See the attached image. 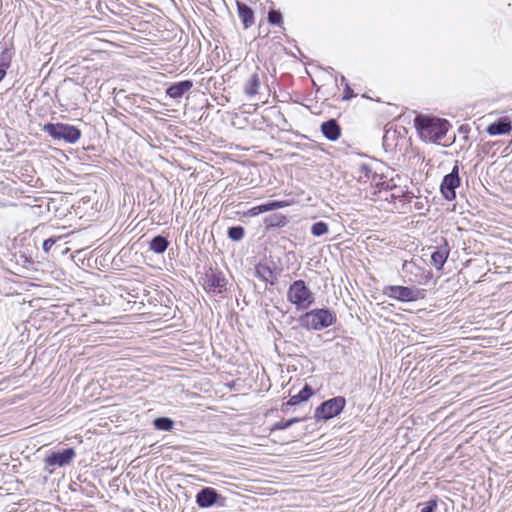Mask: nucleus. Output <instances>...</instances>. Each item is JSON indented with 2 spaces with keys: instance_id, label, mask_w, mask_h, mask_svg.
<instances>
[{
  "instance_id": "nucleus-1",
  "label": "nucleus",
  "mask_w": 512,
  "mask_h": 512,
  "mask_svg": "<svg viewBox=\"0 0 512 512\" xmlns=\"http://www.w3.org/2000/svg\"><path fill=\"white\" fill-rule=\"evenodd\" d=\"M414 126L420 138L426 142H437L448 131V121L440 118L418 115L414 119Z\"/></svg>"
},
{
  "instance_id": "nucleus-2",
  "label": "nucleus",
  "mask_w": 512,
  "mask_h": 512,
  "mask_svg": "<svg viewBox=\"0 0 512 512\" xmlns=\"http://www.w3.org/2000/svg\"><path fill=\"white\" fill-rule=\"evenodd\" d=\"M336 320L337 318L333 311L327 308H320L302 314L298 322L304 329L320 331L335 324Z\"/></svg>"
},
{
  "instance_id": "nucleus-3",
  "label": "nucleus",
  "mask_w": 512,
  "mask_h": 512,
  "mask_svg": "<svg viewBox=\"0 0 512 512\" xmlns=\"http://www.w3.org/2000/svg\"><path fill=\"white\" fill-rule=\"evenodd\" d=\"M42 130L54 140H62L69 144H75L82 136L79 128L65 123H46Z\"/></svg>"
},
{
  "instance_id": "nucleus-4",
  "label": "nucleus",
  "mask_w": 512,
  "mask_h": 512,
  "mask_svg": "<svg viewBox=\"0 0 512 512\" xmlns=\"http://www.w3.org/2000/svg\"><path fill=\"white\" fill-rule=\"evenodd\" d=\"M287 299L298 310L308 309L314 303V295L303 280H296L289 286Z\"/></svg>"
},
{
  "instance_id": "nucleus-5",
  "label": "nucleus",
  "mask_w": 512,
  "mask_h": 512,
  "mask_svg": "<svg viewBox=\"0 0 512 512\" xmlns=\"http://www.w3.org/2000/svg\"><path fill=\"white\" fill-rule=\"evenodd\" d=\"M346 400L342 396H337L324 401L318 406L314 413L316 421L329 420L338 416L345 408Z\"/></svg>"
},
{
  "instance_id": "nucleus-6",
  "label": "nucleus",
  "mask_w": 512,
  "mask_h": 512,
  "mask_svg": "<svg viewBox=\"0 0 512 512\" xmlns=\"http://www.w3.org/2000/svg\"><path fill=\"white\" fill-rule=\"evenodd\" d=\"M459 165L455 163L451 172L443 177L440 185V191L444 199L452 201L456 198V188L460 186Z\"/></svg>"
},
{
  "instance_id": "nucleus-7",
  "label": "nucleus",
  "mask_w": 512,
  "mask_h": 512,
  "mask_svg": "<svg viewBox=\"0 0 512 512\" xmlns=\"http://www.w3.org/2000/svg\"><path fill=\"white\" fill-rule=\"evenodd\" d=\"M385 294L398 301L412 302L419 299L421 292L419 289L406 286H388L385 289Z\"/></svg>"
},
{
  "instance_id": "nucleus-8",
  "label": "nucleus",
  "mask_w": 512,
  "mask_h": 512,
  "mask_svg": "<svg viewBox=\"0 0 512 512\" xmlns=\"http://www.w3.org/2000/svg\"><path fill=\"white\" fill-rule=\"evenodd\" d=\"M227 281L221 272L210 271L205 274L204 288L207 292L218 295L226 291Z\"/></svg>"
},
{
  "instance_id": "nucleus-9",
  "label": "nucleus",
  "mask_w": 512,
  "mask_h": 512,
  "mask_svg": "<svg viewBox=\"0 0 512 512\" xmlns=\"http://www.w3.org/2000/svg\"><path fill=\"white\" fill-rule=\"evenodd\" d=\"M76 456L73 448H66L62 451L52 452L45 458V464L49 467H64L70 464Z\"/></svg>"
},
{
  "instance_id": "nucleus-10",
  "label": "nucleus",
  "mask_w": 512,
  "mask_h": 512,
  "mask_svg": "<svg viewBox=\"0 0 512 512\" xmlns=\"http://www.w3.org/2000/svg\"><path fill=\"white\" fill-rule=\"evenodd\" d=\"M261 77H265V73L257 66L244 84V93L248 97H253L258 93L261 85Z\"/></svg>"
},
{
  "instance_id": "nucleus-11",
  "label": "nucleus",
  "mask_w": 512,
  "mask_h": 512,
  "mask_svg": "<svg viewBox=\"0 0 512 512\" xmlns=\"http://www.w3.org/2000/svg\"><path fill=\"white\" fill-rule=\"evenodd\" d=\"M220 495L212 487L201 489L196 495V503L201 508H209L217 503Z\"/></svg>"
},
{
  "instance_id": "nucleus-12",
  "label": "nucleus",
  "mask_w": 512,
  "mask_h": 512,
  "mask_svg": "<svg viewBox=\"0 0 512 512\" xmlns=\"http://www.w3.org/2000/svg\"><path fill=\"white\" fill-rule=\"evenodd\" d=\"M512 130V122L509 117H500L495 122L489 124L486 131L491 136L507 135Z\"/></svg>"
},
{
  "instance_id": "nucleus-13",
  "label": "nucleus",
  "mask_w": 512,
  "mask_h": 512,
  "mask_svg": "<svg viewBox=\"0 0 512 512\" xmlns=\"http://www.w3.org/2000/svg\"><path fill=\"white\" fill-rule=\"evenodd\" d=\"M192 87L193 82L191 80L176 82L166 89V95L174 100H178L182 98L185 93L189 92Z\"/></svg>"
},
{
  "instance_id": "nucleus-14",
  "label": "nucleus",
  "mask_w": 512,
  "mask_h": 512,
  "mask_svg": "<svg viewBox=\"0 0 512 512\" xmlns=\"http://www.w3.org/2000/svg\"><path fill=\"white\" fill-rule=\"evenodd\" d=\"M402 271L406 275H410L408 281L411 283L421 284L423 278H425L423 270L413 262L405 261L402 265Z\"/></svg>"
},
{
  "instance_id": "nucleus-15",
  "label": "nucleus",
  "mask_w": 512,
  "mask_h": 512,
  "mask_svg": "<svg viewBox=\"0 0 512 512\" xmlns=\"http://www.w3.org/2000/svg\"><path fill=\"white\" fill-rule=\"evenodd\" d=\"M238 16L245 29L252 27L255 23L254 11L246 4L237 1Z\"/></svg>"
},
{
  "instance_id": "nucleus-16",
  "label": "nucleus",
  "mask_w": 512,
  "mask_h": 512,
  "mask_svg": "<svg viewBox=\"0 0 512 512\" xmlns=\"http://www.w3.org/2000/svg\"><path fill=\"white\" fill-rule=\"evenodd\" d=\"M323 135L330 141H336L341 134L340 127L335 119L323 122L321 125Z\"/></svg>"
},
{
  "instance_id": "nucleus-17",
  "label": "nucleus",
  "mask_w": 512,
  "mask_h": 512,
  "mask_svg": "<svg viewBox=\"0 0 512 512\" xmlns=\"http://www.w3.org/2000/svg\"><path fill=\"white\" fill-rule=\"evenodd\" d=\"M255 275L260 280L271 285L275 284L276 275L269 265L266 263H259L255 266Z\"/></svg>"
},
{
  "instance_id": "nucleus-18",
  "label": "nucleus",
  "mask_w": 512,
  "mask_h": 512,
  "mask_svg": "<svg viewBox=\"0 0 512 512\" xmlns=\"http://www.w3.org/2000/svg\"><path fill=\"white\" fill-rule=\"evenodd\" d=\"M287 205L288 204L285 201H271V202H268V203H264V204L252 207L248 211V215H250V216H257V215H259L261 213H265V212H268V211H273V210H276V209L284 208Z\"/></svg>"
},
{
  "instance_id": "nucleus-19",
  "label": "nucleus",
  "mask_w": 512,
  "mask_h": 512,
  "mask_svg": "<svg viewBox=\"0 0 512 512\" xmlns=\"http://www.w3.org/2000/svg\"><path fill=\"white\" fill-rule=\"evenodd\" d=\"M313 394H314L313 389L308 384H306L299 393L291 396L285 405L286 406L298 405L301 402L307 401Z\"/></svg>"
},
{
  "instance_id": "nucleus-20",
  "label": "nucleus",
  "mask_w": 512,
  "mask_h": 512,
  "mask_svg": "<svg viewBox=\"0 0 512 512\" xmlns=\"http://www.w3.org/2000/svg\"><path fill=\"white\" fill-rule=\"evenodd\" d=\"M169 246V241L165 236L157 235L149 242V250L156 254H163Z\"/></svg>"
},
{
  "instance_id": "nucleus-21",
  "label": "nucleus",
  "mask_w": 512,
  "mask_h": 512,
  "mask_svg": "<svg viewBox=\"0 0 512 512\" xmlns=\"http://www.w3.org/2000/svg\"><path fill=\"white\" fill-rule=\"evenodd\" d=\"M449 256V251L446 248H437L431 255L432 262L434 266L440 270L444 266L447 258Z\"/></svg>"
},
{
  "instance_id": "nucleus-22",
  "label": "nucleus",
  "mask_w": 512,
  "mask_h": 512,
  "mask_svg": "<svg viewBox=\"0 0 512 512\" xmlns=\"http://www.w3.org/2000/svg\"><path fill=\"white\" fill-rule=\"evenodd\" d=\"M264 222L267 228L284 227L287 224V218L281 213H275L265 217Z\"/></svg>"
},
{
  "instance_id": "nucleus-23",
  "label": "nucleus",
  "mask_w": 512,
  "mask_h": 512,
  "mask_svg": "<svg viewBox=\"0 0 512 512\" xmlns=\"http://www.w3.org/2000/svg\"><path fill=\"white\" fill-rule=\"evenodd\" d=\"M153 425L157 430L171 431L174 426V421L168 417H158L153 421Z\"/></svg>"
},
{
  "instance_id": "nucleus-24",
  "label": "nucleus",
  "mask_w": 512,
  "mask_h": 512,
  "mask_svg": "<svg viewBox=\"0 0 512 512\" xmlns=\"http://www.w3.org/2000/svg\"><path fill=\"white\" fill-rule=\"evenodd\" d=\"M376 177V173H374L372 171V169L370 168L369 165L367 164H361L359 167H358V178H359V181L361 182H368L371 178H375Z\"/></svg>"
},
{
  "instance_id": "nucleus-25",
  "label": "nucleus",
  "mask_w": 512,
  "mask_h": 512,
  "mask_svg": "<svg viewBox=\"0 0 512 512\" xmlns=\"http://www.w3.org/2000/svg\"><path fill=\"white\" fill-rule=\"evenodd\" d=\"M329 232V226L324 221L315 222L311 226V234L315 237H321Z\"/></svg>"
},
{
  "instance_id": "nucleus-26",
  "label": "nucleus",
  "mask_w": 512,
  "mask_h": 512,
  "mask_svg": "<svg viewBox=\"0 0 512 512\" xmlns=\"http://www.w3.org/2000/svg\"><path fill=\"white\" fill-rule=\"evenodd\" d=\"M268 22L277 27H281L283 25V17L280 11L270 10L268 12Z\"/></svg>"
},
{
  "instance_id": "nucleus-27",
  "label": "nucleus",
  "mask_w": 512,
  "mask_h": 512,
  "mask_svg": "<svg viewBox=\"0 0 512 512\" xmlns=\"http://www.w3.org/2000/svg\"><path fill=\"white\" fill-rule=\"evenodd\" d=\"M228 237L233 241H240L244 237V228L242 226L230 227Z\"/></svg>"
},
{
  "instance_id": "nucleus-28",
  "label": "nucleus",
  "mask_w": 512,
  "mask_h": 512,
  "mask_svg": "<svg viewBox=\"0 0 512 512\" xmlns=\"http://www.w3.org/2000/svg\"><path fill=\"white\" fill-rule=\"evenodd\" d=\"M61 237H50L43 242L42 248L45 253H49L52 247L56 244Z\"/></svg>"
},
{
  "instance_id": "nucleus-29",
  "label": "nucleus",
  "mask_w": 512,
  "mask_h": 512,
  "mask_svg": "<svg viewBox=\"0 0 512 512\" xmlns=\"http://www.w3.org/2000/svg\"><path fill=\"white\" fill-rule=\"evenodd\" d=\"M437 508V500L432 499L425 503L420 512H434Z\"/></svg>"
},
{
  "instance_id": "nucleus-30",
  "label": "nucleus",
  "mask_w": 512,
  "mask_h": 512,
  "mask_svg": "<svg viewBox=\"0 0 512 512\" xmlns=\"http://www.w3.org/2000/svg\"><path fill=\"white\" fill-rule=\"evenodd\" d=\"M289 427L290 423L288 422V420H281L273 425L272 430H285Z\"/></svg>"
},
{
  "instance_id": "nucleus-31",
  "label": "nucleus",
  "mask_w": 512,
  "mask_h": 512,
  "mask_svg": "<svg viewBox=\"0 0 512 512\" xmlns=\"http://www.w3.org/2000/svg\"><path fill=\"white\" fill-rule=\"evenodd\" d=\"M2 58V62L0 64V82L3 80V78L5 77L6 75V69L9 67L10 63L9 61H4L3 60V56H1Z\"/></svg>"
},
{
  "instance_id": "nucleus-32",
  "label": "nucleus",
  "mask_w": 512,
  "mask_h": 512,
  "mask_svg": "<svg viewBox=\"0 0 512 512\" xmlns=\"http://www.w3.org/2000/svg\"><path fill=\"white\" fill-rule=\"evenodd\" d=\"M354 96H355V94L353 93V90L350 88L348 83H345L343 100H349V99L353 98Z\"/></svg>"
},
{
  "instance_id": "nucleus-33",
  "label": "nucleus",
  "mask_w": 512,
  "mask_h": 512,
  "mask_svg": "<svg viewBox=\"0 0 512 512\" xmlns=\"http://www.w3.org/2000/svg\"><path fill=\"white\" fill-rule=\"evenodd\" d=\"M303 421V418H299V417H295V418H291L288 420V422L290 423V427L295 424V423H299Z\"/></svg>"
},
{
  "instance_id": "nucleus-34",
  "label": "nucleus",
  "mask_w": 512,
  "mask_h": 512,
  "mask_svg": "<svg viewBox=\"0 0 512 512\" xmlns=\"http://www.w3.org/2000/svg\"><path fill=\"white\" fill-rule=\"evenodd\" d=\"M390 134H391L390 131H386V133H385V135L383 137L384 145H388V140H389Z\"/></svg>"
},
{
  "instance_id": "nucleus-35",
  "label": "nucleus",
  "mask_w": 512,
  "mask_h": 512,
  "mask_svg": "<svg viewBox=\"0 0 512 512\" xmlns=\"http://www.w3.org/2000/svg\"><path fill=\"white\" fill-rule=\"evenodd\" d=\"M340 82H341L342 84H344V85H345V83H347V82H346V79H345V77H344V76H340Z\"/></svg>"
}]
</instances>
